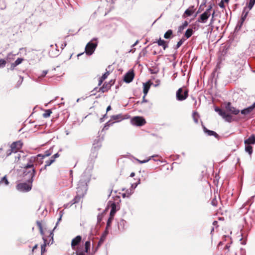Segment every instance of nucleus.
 Here are the masks:
<instances>
[{
	"mask_svg": "<svg viewBox=\"0 0 255 255\" xmlns=\"http://www.w3.org/2000/svg\"><path fill=\"white\" fill-rule=\"evenodd\" d=\"M255 3V0H250V2L248 5V9L249 10H251L253 7L254 6V4Z\"/></svg>",
	"mask_w": 255,
	"mask_h": 255,
	"instance_id": "nucleus-44",
	"label": "nucleus"
},
{
	"mask_svg": "<svg viewBox=\"0 0 255 255\" xmlns=\"http://www.w3.org/2000/svg\"><path fill=\"white\" fill-rule=\"evenodd\" d=\"M6 61L3 59H0V68H3L6 65Z\"/></svg>",
	"mask_w": 255,
	"mask_h": 255,
	"instance_id": "nucleus-46",
	"label": "nucleus"
},
{
	"mask_svg": "<svg viewBox=\"0 0 255 255\" xmlns=\"http://www.w3.org/2000/svg\"><path fill=\"white\" fill-rule=\"evenodd\" d=\"M140 183V180L139 178H138L137 179V182L133 183V184H131L130 189H131L133 191V190H134L137 187V186L138 184H139Z\"/></svg>",
	"mask_w": 255,
	"mask_h": 255,
	"instance_id": "nucleus-43",
	"label": "nucleus"
},
{
	"mask_svg": "<svg viewBox=\"0 0 255 255\" xmlns=\"http://www.w3.org/2000/svg\"><path fill=\"white\" fill-rule=\"evenodd\" d=\"M22 143L20 141L12 142L10 145V148L13 150L14 153H16L22 146Z\"/></svg>",
	"mask_w": 255,
	"mask_h": 255,
	"instance_id": "nucleus-12",
	"label": "nucleus"
},
{
	"mask_svg": "<svg viewBox=\"0 0 255 255\" xmlns=\"http://www.w3.org/2000/svg\"><path fill=\"white\" fill-rule=\"evenodd\" d=\"M213 22H214V18H212L210 20V22L209 24V26L211 27V30H212L213 28Z\"/></svg>",
	"mask_w": 255,
	"mask_h": 255,
	"instance_id": "nucleus-60",
	"label": "nucleus"
},
{
	"mask_svg": "<svg viewBox=\"0 0 255 255\" xmlns=\"http://www.w3.org/2000/svg\"><path fill=\"white\" fill-rule=\"evenodd\" d=\"M158 46H162L165 43L166 41L164 40L161 39L160 38L157 42Z\"/></svg>",
	"mask_w": 255,
	"mask_h": 255,
	"instance_id": "nucleus-48",
	"label": "nucleus"
},
{
	"mask_svg": "<svg viewBox=\"0 0 255 255\" xmlns=\"http://www.w3.org/2000/svg\"><path fill=\"white\" fill-rule=\"evenodd\" d=\"M255 196H252L246 203H245L242 206L241 208H240V211H241L243 209H245V211L243 212L242 214L247 213L249 210V207H247L248 206H251L253 201V200L254 199Z\"/></svg>",
	"mask_w": 255,
	"mask_h": 255,
	"instance_id": "nucleus-11",
	"label": "nucleus"
},
{
	"mask_svg": "<svg viewBox=\"0 0 255 255\" xmlns=\"http://www.w3.org/2000/svg\"><path fill=\"white\" fill-rule=\"evenodd\" d=\"M212 8V4H210L208 5V8L205 11L206 12H208V13H211V10Z\"/></svg>",
	"mask_w": 255,
	"mask_h": 255,
	"instance_id": "nucleus-56",
	"label": "nucleus"
},
{
	"mask_svg": "<svg viewBox=\"0 0 255 255\" xmlns=\"http://www.w3.org/2000/svg\"><path fill=\"white\" fill-rule=\"evenodd\" d=\"M118 229L121 231H124L127 227V222L124 219H121L118 223Z\"/></svg>",
	"mask_w": 255,
	"mask_h": 255,
	"instance_id": "nucleus-20",
	"label": "nucleus"
},
{
	"mask_svg": "<svg viewBox=\"0 0 255 255\" xmlns=\"http://www.w3.org/2000/svg\"><path fill=\"white\" fill-rule=\"evenodd\" d=\"M83 196H82L80 194H76V196L74 197V198L71 201V205H73L76 203H79L81 199L83 197Z\"/></svg>",
	"mask_w": 255,
	"mask_h": 255,
	"instance_id": "nucleus-28",
	"label": "nucleus"
},
{
	"mask_svg": "<svg viewBox=\"0 0 255 255\" xmlns=\"http://www.w3.org/2000/svg\"><path fill=\"white\" fill-rule=\"evenodd\" d=\"M151 159V158H149L148 159H145V160H140L139 159H136V160L139 162L140 163V164H142V163H146L150 159Z\"/></svg>",
	"mask_w": 255,
	"mask_h": 255,
	"instance_id": "nucleus-55",
	"label": "nucleus"
},
{
	"mask_svg": "<svg viewBox=\"0 0 255 255\" xmlns=\"http://www.w3.org/2000/svg\"><path fill=\"white\" fill-rule=\"evenodd\" d=\"M185 40V39L184 38H182L177 43V44L176 45V46H174V48L175 49H177L178 48H179L181 46V45L183 44V43L184 42V41Z\"/></svg>",
	"mask_w": 255,
	"mask_h": 255,
	"instance_id": "nucleus-40",
	"label": "nucleus"
},
{
	"mask_svg": "<svg viewBox=\"0 0 255 255\" xmlns=\"http://www.w3.org/2000/svg\"><path fill=\"white\" fill-rule=\"evenodd\" d=\"M204 132L209 136H214L215 138L219 139L220 136L214 131L208 129L204 126H203Z\"/></svg>",
	"mask_w": 255,
	"mask_h": 255,
	"instance_id": "nucleus-16",
	"label": "nucleus"
},
{
	"mask_svg": "<svg viewBox=\"0 0 255 255\" xmlns=\"http://www.w3.org/2000/svg\"><path fill=\"white\" fill-rule=\"evenodd\" d=\"M131 123L134 126H142L145 124V121L142 117H134L131 119Z\"/></svg>",
	"mask_w": 255,
	"mask_h": 255,
	"instance_id": "nucleus-8",
	"label": "nucleus"
},
{
	"mask_svg": "<svg viewBox=\"0 0 255 255\" xmlns=\"http://www.w3.org/2000/svg\"><path fill=\"white\" fill-rule=\"evenodd\" d=\"M211 13H208L204 11L202 14H201L200 16L198 17L197 19V21L198 22L205 23L207 22L208 19L210 17Z\"/></svg>",
	"mask_w": 255,
	"mask_h": 255,
	"instance_id": "nucleus-13",
	"label": "nucleus"
},
{
	"mask_svg": "<svg viewBox=\"0 0 255 255\" xmlns=\"http://www.w3.org/2000/svg\"><path fill=\"white\" fill-rule=\"evenodd\" d=\"M40 155H37L36 156H31L28 159V162L24 165L23 168H27V169H32L34 168V163L37 162L38 164L40 162L39 157H40Z\"/></svg>",
	"mask_w": 255,
	"mask_h": 255,
	"instance_id": "nucleus-4",
	"label": "nucleus"
},
{
	"mask_svg": "<svg viewBox=\"0 0 255 255\" xmlns=\"http://www.w3.org/2000/svg\"><path fill=\"white\" fill-rule=\"evenodd\" d=\"M12 152H14V151H13V150L12 149L10 148V149L7 150L6 152V157H7V156H9L10 155H11V154Z\"/></svg>",
	"mask_w": 255,
	"mask_h": 255,
	"instance_id": "nucleus-57",
	"label": "nucleus"
},
{
	"mask_svg": "<svg viewBox=\"0 0 255 255\" xmlns=\"http://www.w3.org/2000/svg\"><path fill=\"white\" fill-rule=\"evenodd\" d=\"M42 239L44 241V243L43 245L41 246V255H42L46 251L45 247L47 245H49L50 242H48L47 239L45 237H43Z\"/></svg>",
	"mask_w": 255,
	"mask_h": 255,
	"instance_id": "nucleus-21",
	"label": "nucleus"
},
{
	"mask_svg": "<svg viewBox=\"0 0 255 255\" xmlns=\"http://www.w3.org/2000/svg\"><path fill=\"white\" fill-rule=\"evenodd\" d=\"M102 140L98 137L97 139H95L93 143L92 149L93 150H96L98 151L102 146Z\"/></svg>",
	"mask_w": 255,
	"mask_h": 255,
	"instance_id": "nucleus-14",
	"label": "nucleus"
},
{
	"mask_svg": "<svg viewBox=\"0 0 255 255\" xmlns=\"http://www.w3.org/2000/svg\"><path fill=\"white\" fill-rule=\"evenodd\" d=\"M226 121L231 123L233 121V117L232 116L229 114H227L226 112L225 114L222 117Z\"/></svg>",
	"mask_w": 255,
	"mask_h": 255,
	"instance_id": "nucleus-30",
	"label": "nucleus"
},
{
	"mask_svg": "<svg viewBox=\"0 0 255 255\" xmlns=\"http://www.w3.org/2000/svg\"><path fill=\"white\" fill-rule=\"evenodd\" d=\"M97 40V38H94L87 44L85 47V52L87 55H91L94 52L98 45Z\"/></svg>",
	"mask_w": 255,
	"mask_h": 255,
	"instance_id": "nucleus-2",
	"label": "nucleus"
},
{
	"mask_svg": "<svg viewBox=\"0 0 255 255\" xmlns=\"http://www.w3.org/2000/svg\"><path fill=\"white\" fill-rule=\"evenodd\" d=\"M91 246V242L90 241H87L85 242V252L88 253L90 250Z\"/></svg>",
	"mask_w": 255,
	"mask_h": 255,
	"instance_id": "nucleus-37",
	"label": "nucleus"
},
{
	"mask_svg": "<svg viewBox=\"0 0 255 255\" xmlns=\"http://www.w3.org/2000/svg\"><path fill=\"white\" fill-rule=\"evenodd\" d=\"M35 169L34 168H32V169H27V168H24L23 170V175L24 176H27L28 179L27 180H30V182H32L33 181V177L35 175Z\"/></svg>",
	"mask_w": 255,
	"mask_h": 255,
	"instance_id": "nucleus-6",
	"label": "nucleus"
},
{
	"mask_svg": "<svg viewBox=\"0 0 255 255\" xmlns=\"http://www.w3.org/2000/svg\"><path fill=\"white\" fill-rule=\"evenodd\" d=\"M98 155V150H93L91 149V152L90 155V158L91 159V161L94 160L96 158Z\"/></svg>",
	"mask_w": 255,
	"mask_h": 255,
	"instance_id": "nucleus-31",
	"label": "nucleus"
},
{
	"mask_svg": "<svg viewBox=\"0 0 255 255\" xmlns=\"http://www.w3.org/2000/svg\"><path fill=\"white\" fill-rule=\"evenodd\" d=\"M76 255H85V253L82 252H76Z\"/></svg>",
	"mask_w": 255,
	"mask_h": 255,
	"instance_id": "nucleus-64",
	"label": "nucleus"
},
{
	"mask_svg": "<svg viewBox=\"0 0 255 255\" xmlns=\"http://www.w3.org/2000/svg\"><path fill=\"white\" fill-rule=\"evenodd\" d=\"M111 118L112 120L117 121V122H120V121H122L123 120H124L126 119V118L124 117V116L122 114L112 116Z\"/></svg>",
	"mask_w": 255,
	"mask_h": 255,
	"instance_id": "nucleus-26",
	"label": "nucleus"
},
{
	"mask_svg": "<svg viewBox=\"0 0 255 255\" xmlns=\"http://www.w3.org/2000/svg\"><path fill=\"white\" fill-rule=\"evenodd\" d=\"M245 144H255V135L252 134L248 138L244 141Z\"/></svg>",
	"mask_w": 255,
	"mask_h": 255,
	"instance_id": "nucleus-22",
	"label": "nucleus"
},
{
	"mask_svg": "<svg viewBox=\"0 0 255 255\" xmlns=\"http://www.w3.org/2000/svg\"><path fill=\"white\" fill-rule=\"evenodd\" d=\"M61 219H62L61 216H59V218L58 219V221H57V223L56 224V226L54 228L53 230H54L56 228V227L57 226V225L59 224V222L61 220Z\"/></svg>",
	"mask_w": 255,
	"mask_h": 255,
	"instance_id": "nucleus-61",
	"label": "nucleus"
},
{
	"mask_svg": "<svg viewBox=\"0 0 255 255\" xmlns=\"http://www.w3.org/2000/svg\"><path fill=\"white\" fill-rule=\"evenodd\" d=\"M173 34V31L171 29L168 30L164 34V37L165 39H170L171 38L172 35Z\"/></svg>",
	"mask_w": 255,
	"mask_h": 255,
	"instance_id": "nucleus-33",
	"label": "nucleus"
},
{
	"mask_svg": "<svg viewBox=\"0 0 255 255\" xmlns=\"http://www.w3.org/2000/svg\"><path fill=\"white\" fill-rule=\"evenodd\" d=\"M116 205L115 203H113L111 205V210L110 211V216H113L116 213Z\"/></svg>",
	"mask_w": 255,
	"mask_h": 255,
	"instance_id": "nucleus-38",
	"label": "nucleus"
},
{
	"mask_svg": "<svg viewBox=\"0 0 255 255\" xmlns=\"http://www.w3.org/2000/svg\"><path fill=\"white\" fill-rule=\"evenodd\" d=\"M51 113L52 112L50 110H45V113L43 114V117L45 118H48L50 117Z\"/></svg>",
	"mask_w": 255,
	"mask_h": 255,
	"instance_id": "nucleus-41",
	"label": "nucleus"
},
{
	"mask_svg": "<svg viewBox=\"0 0 255 255\" xmlns=\"http://www.w3.org/2000/svg\"><path fill=\"white\" fill-rule=\"evenodd\" d=\"M134 77L133 72H128L124 76V80L125 82L129 83L132 81Z\"/></svg>",
	"mask_w": 255,
	"mask_h": 255,
	"instance_id": "nucleus-17",
	"label": "nucleus"
},
{
	"mask_svg": "<svg viewBox=\"0 0 255 255\" xmlns=\"http://www.w3.org/2000/svg\"><path fill=\"white\" fill-rule=\"evenodd\" d=\"M194 12V10L193 9V7H189V8L187 9L185 11L184 13L186 14L187 16H191Z\"/></svg>",
	"mask_w": 255,
	"mask_h": 255,
	"instance_id": "nucleus-35",
	"label": "nucleus"
},
{
	"mask_svg": "<svg viewBox=\"0 0 255 255\" xmlns=\"http://www.w3.org/2000/svg\"><path fill=\"white\" fill-rule=\"evenodd\" d=\"M57 46L55 44L50 45L51 49L49 50V55L51 57H55L59 54V50L57 49Z\"/></svg>",
	"mask_w": 255,
	"mask_h": 255,
	"instance_id": "nucleus-10",
	"label": "nucleus"
},
{
	"mask_svg": "<svg viewBox=\"0 0 255 255\" xmlns=\"http://www.w3.org/2000/svg\"><path fill=\"white\" fill-rule=\"evenodd\" d=\"M17 66L14 63H11V65H10V70H13Z\"/></svg>",
	"mask_w": 255,
	"mask_h": 255,
	"instance_id": "nucleus-59",
	"label": "nucleus"
},
{
	"mask_svg": "<svg viewBox=\"0 0 255 255\" xmlns=\"http://www.w3.org/2000/svg\"><path fill=\"white\" fill-rule=\"evenodd\" d=\"M110 72L107 70V72H105L101 77L100 78V79L99 80V83L98 86H101L102 84L103 81L106 79L108 76L109 75Z\"/></svg>",
	"mask_w": 255,
	"mask_h": 255,
	"instance_id": "nucleus-29",
	"label": "nucleus"
},
{
	"mask_svg": "<svg viewBox=\"0 0 255 255\" xmlns=\"http://www.w3.org/2000/svg\"><path fill=\"white\" fill-rule=\"evenodd\" d=\"M90 175H86V171L82 174L78 183L76 194L84 196L87 190V183L90 181Z\"/></svg>",
	"mask_w": 255,
	"mask_h": 255,
	"instance_id": "nucleus-1",
	"label": "nucleus"
},
{
	"mask_svg": "<svg viewBox=\"0 0 255 255\" xmlns=\"http://www.w3.org/2000/svg\"><path fill=\"white\" fill-rule=\"evenodd\" d=\"M52 153V150L51 148H50L48 150H47L45 151L44 154H39L38 155H40L41 156L39 157V159L40 160V162L39 163V164H41L42 163V159L44 158L45 157H47L50 156Z\"/></svg>",
	"mask_w": 255,
	"mask_h": 255,
	"instance_id": "nucleus-19",
	"label": "nucleus"
},
{
	"mask_svg": "<svg viewBox=\"0 0 255 255\" xmlns=\"http://www.w3.org/2000/svg\"><path fill=\"white\" fill-rule=\"evenodd\" d=\"M53 231H54L53 230L52 231H50L49 236H47V238H46L47 239L48 242H50V245L52 244L53 243V241H54V240H53V236H54Z\"/></svg>",
	"mask_w": 255,
	"mask_h": 255,
	"instance_id": "nucleus-32",
	"label": "nucleus"
},
{
	"mask_svg": "<svg viewBox=\"0 0 255 255\" xmlns=\"http://www.w3.org/2000/svg\"><path fill=\"white\" fill-rule=\"evenodd\" d=\"M113 219V217L112 216H110V217L108 219L107 223V229H108L109 227L111 226V223L112 222V220Z\"/></svg>",
	"mask_w": 255,
	"mask_h": 255,
	"instance_id": "nucleus-47",
	"label": "nucleus"
},
{
	"mask_svg": "<svg viewBox=\"0 0 255 255\" xmlns=\"http://www.w3.org/2000/svg\"><path fill=\"white\" fill-rule=\"evenodd\" d=\"M111 82H112V84H107L106 82L100 88L95 87L91 92H93L94 91L97 90L98 89H99V92H101L102 93H105L108 91L111 88V86L114 84V81L112 80H111Z\"/></svg>",
	"mask_w": 255,
	"mask_h": 255,
	"instance_id": "nucleus-9",
	"label": "nucleus"
},
{
	"mask_svg": "<svg viewBox=\"0 0 255 255\" xmlns=\"http://www.w3.org/2000/svg\"><path fill=\"white\" fill-rule=\"evenodd\" d=\"M193 31L192 30V29L191 28H188L186 30V31H185V36L187 38H189V37H190L191 36V35L193 34Z\"/></svg>",
	"mask_w": 255,
	"mask_h": 255,
	"instance_id": "nucleus-34",
	"label": "nucleus"
},
{
	"mask_svg": "<svg viewBox=\"0 0 255 255\" xmlns=\"http://www.w3.org/2000/svg\"><path fill=\"white\" fill-rule=\"evenodd\" d=\"M215 111L218 113V114L222 117L224 114L225 112L223 111L222 109H221L220 108L218 107H216L215 108Z\"/></svg>",
	"mask_w": 255,
	"mask_h": 255,
	"instance_id": "nucleus-39",
	"label": "nucleus"
},
{
	"mask_svg": "<svg viewBox=\"0 0 255 255\" xmlns=\"http://www.w3.org/2000/svg\"><path fill=\"white\" fill-rule=\"evenodd\" d=\"M0 184H4V185H7L8 184V181L6 178V176H4V177H3L0 180Z\"/></svg>",
	"mask_w": 255,
	"mask_h": 255,
	"instance_id": "nucleus-42",
	"label": "nucleus"
},
{
	"mask_svg": "<svg viewBox=\"0 0 255 255\" xmlns=\"http://www.w3.org/2000/svg\"><path fill=\"white\" fill-rule=\"evenodd\" d=\"M28 183L23 182L17 184L16 189L20 192H27L29 191L32 188V183L30 180H27Z\"/></svg>",
	"mask_w": 255,
	"mask_h": 255,
	"instance_id": "nucleus-3",
	"label": "nucleus"
},
{
	"mask_svg": "<svg viewBox=\"0 0 255 255\" xmlns=\"http://www.w3.org/2000/svg\"><path fill=\"white\" fill-rule=\"evenodd\" d=\"M125 193H127V197H129L133 193V191L130 189L129 190H127Z\"/></svg>",
	"mask_w": 255,
	"mask_h": 255,
	"instance_id": "nucleus-53",
	"label": "nucleus"
},
{
	"mask_svg": "<svg viewBox=\"0 0 255 255\" xmlns=\"http://www.w3.org/2000/svg\"><path fill=\"white\" fill-rule=\"evenodd\" d=\"M188 96V91L183 92L182 89L179 88L176 92V97L178 101H182L185 100Z\"/></svg>",
	"mask_w": 255,
	"mask_h": 255,
	"instance_id": "nucleus-5",
	"label": "nucleus"
},
{
	"mask_svg": "<svg viewBox=\"0 0 255 255\" xmlns=\"http://www.w3.org/2000/svg\"><path fill=\"white\" fill-rule=\"evenodd\" d=\"M219 6L221 8L225 7V5H224V4L223 0H221V2L219 3Z\"/></svg>",
	"mask_w": 255,
	"mask_h": 255,
	"instance_id": "nucleus-63",
	"label": "nucleus"
},
{
	"mask_svg": "<svg viewBox=\"0 0 255 255\" xmlns=\"http://www.w3.org/2000/svg\"><path fill=\"white\" fill-rule=\"evenodd\" d=\"M82 240L80 236H77L72 240L71 247L73 250L75 249V247L79 244Z\"/></svg>",
	"mask_w": 255,
	"mask_h": 255,
	"instance_id": "nucleus-18",
	"label": "nucleus"
},
{
	"mask_svg": "<svg viewBox=\"0 0 255 255\" xmlns=\"http://www.w3.org/2000/svg\"><path fill=\"white\" fill-rule=\"evenodd\" d=\"M71 201L67 204H66L64 205L65 208H67L71 206L72 205H71Z\"/></svg>",
	"mask_w": 255,
	"mask_h": 255,
	"instance_id": "nucleus-62",
	"label": "nucleus"
},
{
	"mask_svg": "<svg viewBox=\"0 0 255 255\" xmlns=\"http://www.w3.org/2000/svg\"><path fill=\"white\" fill-rule=\"evenodd\" d=\"M24 60L23 58H18L13 63L16 65H18L22 63V62Z\"/></svg>",
	"mask_w": 255,
	"mask_h": 255,
	"instance_id": "nucleus-45",
	"label": "nucleus"
},
{
	"mask_svg": "<svg viewBox=\"0 0 255 255\" xmlns=\"http://www.w3.org/2000/svg\"><path fill=\"white\" fill-rule=\"evenodd\" d=\"M48 70H43L42 71L41 73L39 74L37 76V78L35 79V81L37 82H40L41 81L42 78L44 77L46 74L48 73Z\"/></svg>",
	"mask_w": 255,
	"mask_h": 255,
	"instance_id": "nucleus-25",
	"label": "nucleus"
},
{
	"mask_svg": "<svg viewBox=\"0 0 255 255\" xmlns=\"http://www.w3.org/2000/svg\"><path fill=\"white\" fill-rule=\"evenodd\" d=\"M151 84V83L150 81H148L147 82H146L145 83H143V92L145 95H147V94L149 91V89L150 88Z\"/></svg>",
	"mask_w": 255,
	"mask_h": 255,
	"instance_id": "nucleus-24",
	"label": "nucleus"
},
{
	"mask_svg": "<svg viewBox=\"0 0 255 255\" xmlns=\"http://www.w3.org/2000/svg\"><path fill=\"white\" fill-rule=\"evenodd\" d=\"M225 108L228 112L230 113L235 115H237L239 114L240 111L236 109L235 107L232 106L230 102H227L225 103Z\"/></svg>",
	"mask_w": 255,
	"mask_h": 255,
	"instance_id": "nucleus-7",
	"label": "nucleus"
},
{
	"mask_svg": "<svg viewBox=\"0 0 255 255\" xmlns=\"http://www.w3.org/2000/svg\"><path fill=\"white\" fill-rule=\"evenodd\" d=\"M255 108V103L253 104L251 106L245 108L241 111V113L242 115H246L251 113Z\"/></svg>",
	"mask_w": 255,
	"mask_h": 255,
	"instance_id": "nucleus-15",
	"label": "nucleus"
},
{
	"mask_svg": "<svg viewBox=\"0 0 255 255\" xmlns=\"http://www.w3.org/2000/svg\"><path fill=\"white\" fill-rule=\"evenodd\" d=\"M196 112H194L193 113V120H194V121L195 123L197 124L198 123V120L197 118H196L195 117V114H196Z\"/></svg>",
	"mask_w": 255,
	"mask_h": 255,
	"instance_id": "nucleus-58",
	"label": "nucleus"
},
{
	"mask_svg": "<svg viewBox=\"0 0 255 255\" xmlns=\"http://www.w3.org/2000/svg\"><path fill=\"white\" fill-rule=\"evenodd\" d=\"M188 25V22L187 21H185L181 26H180L179 28L180 30L183 29L184 28L187 27Z\"/></svg>",
	"mask_w": 255,
	"mask_h": 255,
	"instance_id": "nucleus-50",
	"label": "nucleus"
},
{
	"mask_svg": "<svg viewBox=\"0 0 255 255\" xmlns=\"http://www.w3.org/2000/svg\"><path fill=\"white\" fill-rule=\"evenodd\" d=\"M245 150L250 155H251L253 153V147L250 144H247L245 147Z\"/></svg>",
	"mask_w": 255,
	"mask_h": 255,
	"instance_id": "nucleus-36",
	"label": "nucleus"
},
{
	"mask_svg": "<svg viewBox=\"0 0 255 255\" xmlns=\"http://www.w3.org/2000/svg\"><path fill=\"white\" fill-rule=\"evenodd\" d=\"M115 123V122H113L112 123V124ZM111 124L110 123V121L107 122L104 127L103 129L104 130H107L109 128V127L111 126Z\"/></svg>",
	"mask_w": 255,
	"mask_h": 255,
	"instance_id": "nucleus-49",
	"label": "nucleus"
},
{
	"mask_svg": "<svg viewBox=\"0 0 255 255\" xmlns=\"http://www.w3.org/2000/svg\"><path fill=\"white\" fill-rule=\"evenodd\" d=\"M246 224H247L248 226H252L253 222V219H251L250 221H248L246 218L244 219Z\"/></svg>",
	"mask_w": 255,
	"mask_h": 255,
	"instance_id": "nucleus-52",
	"label": "nucleus"
},
{
	"mask_svg": "<svg viewBox=\"0 0 255 255\" xmlns=\"http://www.w3.org/2000/svg\"><path fill=\"white\" fill-rule=\"evenodd\" d=\"M19 53H17L16 54H13L12 52H9L8 53L6 57V60L7 62H11V61L13 60L15 58V56L18 55Z\"/></svg>",
	"mask_w": 255,
	"mask_h": 255,
	"instance_id": "nucleus-27",
	"label": "nucleus"
},
{
	"mask_svg": "<svg viewBox=\"0 0 255 255\" xmlns=\"http://www.w3.org/2000/svg\"><path fill=\"white\" fill-rule=\"evenodd\" d=\"M249 9H248V7H245L244 8V9L243 10V12H242V16H241V20H242V23H244L245 19H246L247 16H248V14L249 13Z\"/></svg>",
	"mask_w": 255,
	"mask_h": 255,
	"instance_id": "nucleus-23",
	"label": "nucleus"
},
{
	"mask_svg": "<svg viewBox=\"0 0 255 255\" xmlns=\"http://www.w3.org/2000/svg\"><path fill=\"white\" fill-rule=\"evenodd\" d=\"M53 162H54L53 159H49L45 161V165H46V166H49Z\"/></svg>",
	"mask_w": 255,
	"mask_h": 255,
	"instance_id": "nucleus-51",
	"label": "nucleus"
},
{
	"mask_svg": "<svg viewBox=\"0 0 255 255\" xmlns=\"http://www.w3.org/2000/svg\"><path fill=\"white\" fill-rule=\"evenodd\" d=\"M37 224L39 226V230H40V234L41 235L43 236L44 235V232L43 231V229H42V226H41V224L38 222L37 223Z\"/></svg>",
	"mask_w": 255,
	"mask_h": 255,
	"instance_id": "nucleus-54",
	"label": "nucleus"
}]
</instances>
